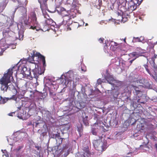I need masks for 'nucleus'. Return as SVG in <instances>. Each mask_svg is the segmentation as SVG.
I'll use <instances>...</instances> for the list:
<instances>
[{
	"label": "nucleus",
	"instance_id": "nucleus-38",
	"mask_svg": "<svg viewBox=\"0 0 157 157\" xmlns=\"http://www.w3.org/2000/svg\"><path fill=\"white\" fill-rule=\"evenodd\" d=\"M154 79L157 82V74L155 76H153Z\"/></svg>",
	"mask_w": 157,
	"mask_h": 157
},
{
	"label": "nucleus",
	"instance_id": "nucleus-30",
	"mask_svg": "<svg viewBox=\"0 0 157 157\" xmlns=\"http://www.w3.org/2000/svg\"><path fill=\"white\" fill-rule=\"evenodd\" d=\"M28 70V69H27L26 67H24V68L23 69V73H24V72H25V71H26Z\"/></svg>",
	"mask_w": 157,
	"mask_h": 157
},
{
	"label": "nucleus",
	"instance_id": "nucleus-10",
	"mask_svg": "<svg viewBox=\"0 0 157 157\" xmlns=\"http://www.w3.org/2000/svg\"><path fill=\"white\" fill-rule=\"evenodd\" d=\"M36 55L39 58H40L42 60L43 66L44 67H46V64L45 57L41 54L40 53H37Z\"/></svg>",
	"mask_w": 157,
	"mask_h": 157
},
{
	"label": "nucleus",
	"instance_id": "nucleus-1",
	"mask_svg": "<svg viewBox=\"0 0 157 157\" xmlns=\"http://www.w3.org/2000/svg\"><path fill=\"white\" fill-rule=\"evenodd\" d=\"M14 68V66L13 68L9 69L7 72L5 73L0 79V84L1 85V90L6 91L8 88V84L11 81L13 82L14 80L12 75L13 69Z\"/></svg>",
	"mask_w": 157,
	"mask_h": 157
},
{
	"label": "nucleus",
	"instance_id": "nucleus-9",
	"mask_svg": "<svg viewBox=\"0 0 157 157\" xmlns=\"http://www.w3.org/2000/svg\"><path fill=\"white\" fill-rule=\"evenodd\" d=\"M147 128V126L146 123H143L139 122L137 124L136 128L139 131L144 130L145 128Z\"/></svg>",
	"mask_w": 157,
	"mask_h": 157
},
{
	"label": "nucleus",
	"instance_id": "nucleus-36",
	"mask_svg": "<svg viewBox=\"0 0 157 157\" xmlns=\"http://www.w3.org/2000/svg\"><path fill=\"white\" fill-rule=\"evenodd\" d=\"M136 59V58H135V59H132V60H130L129 61V62L130 63V65H131L132 64V63Z\"/></svg>",
	"mask_w": 157,
	"mask_h": 157
},
{
	"label": "nucleus",
	"instance_id": "nucleus-33",
	"mask_svg": "<svg viewBox=\"0 0 157 157\" xmlns=\"http://www.w3.org/2000/svg\"><path fill=\"white\" fill-rule=\"evenodd\" d=\"M97 82L98 84H101L102 82V81L100 79H98Z\"/></svg>",
	"mask_w": 157,
	"mask_h": 157
},
{
	"label": "nucleus",
	"instance_id": "nucleus-42",
	"mask_svg": "<svg viewBox=\"0 0 157 157\" xmlns=\"http://www.w3.org/2000/svg\"><path fill=\"white\" fill-rule=\"evenodd\" d=\"M18 7H17L15 9V10H14V12H15L18 9Z\"/></svg>",
	"mask_w": 157,
	"mask_h": 157
},
{
	"label": "nucleus",
	"instance_id": "nucleus-7",
	"mask_svg": "<svg viewBox=\"0 0 157 157\" xmlns=\"http://www.w3.org/2000/svg\"><path fill=\"white\" fill-rule=\"evenodd\" d=\"M127 88H130L132 90L133 89L135 90V92H134L135 93L136 95L139 94H142L141 89L143 88V86L141 85H135L134 84H129Z\"/></svg>",
	"mask_w": 157,
	"mask_h": 157
},
{
	"label": "nucleus",
	"instance_id": "nucleus-46",
	"mask_svg": "<svg viewBox=\"0 0 157 157\" xmlns=\"http://www.w3.org/2000/svg\"><path fill=\"white\" fill-rule=\"evenodd\" d=\"M38 124V123H36V126Z\"/></svg>",
	"mask_w": 157,
	"mask_h": 157
},
{
	"label": "nucleus",
	"instance_id": "nucleus-4",
	"mask_svg": "<svg viewBox=\"0 0 157 157\" xmlns=\"http://www.w3.org/2000/svg\"><path fill=\"white\" fill-rule=\"evenodd\" d=\"M126 6L127 7L128 11H132L135 10L137 5L138 6V3L135 0H126Z\"/></svg>",
	"mask_w": 157,
	"mask_h": 157
},
{
	"label": "nucleus",
	"instance_id": "nucleus-3",
	"mask_svg": "<svg viewBox=\"0 0 157 157\" xmlns=\"http://www.w3.org/2000/svg\"><path fill=\"white\" fill-rule=\"evenodd\" d=\"M31 21L29 26L28 27L29 29L33 30H36L38 31L41 29L42 27L39 24L37 21L36 15L35 13H32L31 16Z\"/></svg>",
	"mask_w": 157,
	"mask_h": 157
},
{
	"label": "nucleus",
	"instance_id": "nucleus-20",
	"mask_svg": "<svg viewBox=\"0 0 157 157\" xmlns=\"http://www.w3.org/2000/svg\"><path fill=\"white\" fill-rule=\"evenodd\" d=\"M72 5L73 6L76 7L78 5V0H72Z\"/></svg>",
	"mask_w": 157,
	"mask_h": 157
},
{
	"label": "nucleus",
	"instance_id": "nucleus-22",
	"mask_svg": "<svg viewBox=\"0 0 157 157\" xmlns=\"http://www.w3.org/2000/svg\"><path fill=\"white\" fill-rule=\"evenodd\" d=\"M144 67L146 69V71L150 75H151V73H150V71H149L148 69V66L147 64H144Z\"/></svg>",
	"mask_w": 157,
	"mask_h": 157
},
{
	"label": "nucleus",
	"instance_id": "nucleus-26",
	"mask_svg": "<svg viewBox=\"0 0 157 157\" xmlns=\"http://www.w3.org/2000/svg\"><path fill=\"white\" fill-rule=\"evenodd\" d=\"M136 1L137 3H138V6H139L142 2L143 0H135Z\"/></svg>",
	"mask_w": 157,
	"mask_h": 157
},
{
	"label": "nucleus",
	"instance_id": "nucleus-11",
	"mask_svg": "<svg viewBox=\"0 0 157 157\" xmlns=\"http://www.w3.org/2000/svg\"><path fill=\"white\" fill-rule=\"evenodd\" d=\"M144 37L143 36L139 37H133L132 42L135 43L137 42H142L144 40Z\"/></svg>",
	"mask_w": 157,
	"mask_h": 157
},
{
	"label": "nucleus",
	"instance_id": "nucleus-28",
	"mask_svg": "<svg viewBox=\"0 0 157 157\" xmlns=\"http://www.w3.org/2000/svg\"><path fill=\"white\" fill-rule=\"evenodd\" d=\"M38 2L41 3L44 2H47L48 0H38Z\"/></svg>",
	"mask_w": 157,
	"mask_h": 157
},
{
	"label": "nucleus",
	"instance_id": "nucleus-35",
	"mask_svg": "<svg viewBox=\"0 0 157 157\" xmlns=\"http://www.w3.org/2000/svg\"><path fill=\"white\" fill-rule=\"evenodd\" d=\"M43 13L44 16V15H46V17H47V18H50V17H49V15L48 14V13H46L45 14H44V12H43Z\"/></svg>",
	"mask_w": 157,
	"mask_h": 157
},
{
	"label": "nucleus",
	"instance_id": "nucleus-2",
	"mask_svg": "<svg viewBox=\"0 0 157 157\" xmlns=\"http://www.w3.org/2000/svg\"><path fill=\"white\" fill-rule=\"evenodd\" d=\"M101 136H99V139L94 140L93 141L92 143L95 149L101 152H103L106 149L107 143L102 142L100 139Z\"/></svg>",
	"mask_w": 157,
	"mask_h": 157
},
{
	"label": "nucleus",
	"instance_id": "nucleus-25",
	"mask_svg": "<svg viewBox=\"0 0 157 157\" xmlns=\"http://www.w3.org/2000/svg\"><path fill=\"white\" fill-rule=\"evenodd\" d=\"M156 58V56L155 55V54L154 56L152 57L151 58V60L154 64H155V59Z\"/></svg>",
	"mask_w": 157,
	"mask_h": 157
},
{
	"label": "nucleus",
	"instance_id": "nucleus-51",
	"mask_svg": "<svg viewBox=\"0 0 157 157\" xmlns=\"http://www.w3.org/2000/svg\"><path fill=\"white\" fill-rule=\"evenodd\" d=\"M112 46V45H111V47Z\"/></svg>",
	"mask_w": 157,
	"mask_h": 157
},
{
	"label": "nucleus",
	"instance_id": "nucleus-21",
	"mask_svg": "<svg viewBox=\"0 0 157 157\" xmlns=\"http://www.w3.org/2000/svg\"><path fill=\"white\" fill-rule=\"evenodd\" d=\"M132 55L133 57H135L136 59L140 56L139 54H138L136 52H133L132 54Z\"/></svg>",
	"mask_w": 157,
	"mask_h": 157
},
{
	"label": "nucleus",
	"instance_id": "nucleus-18",
	"mask_svg": "<svg viewBox=\"0 0 157 157\" xmlns=\"http://www.w3.org/2000/svg\"><path fill=\"white\" fill-rule=\"evenodd\" d=\"M55 136H56V137L57 136V137L58 138V142L59 143V145L61 144L62 143L63 139H62V138H60V136L59 135L58 136L57 134H56L55 135Z\"/></svg>",
	"mask_w": 157,
	"mask_h": 157
},
{
	"label": "nucleus",
	"instance_id": "nucleus-27",
	"mask_svg": "<svg viewBox=\"0 0 157 157\" xmlns=\"http://www.w3.org/2000/svg\"><path fill=\"white\" fill-rule=\"evenodd\" d=\"M81 69L82 71H83L84 72L86 71V67L84 66L81 67Z\"/></svg>",
	"mask_w": 157,
	"mask_h": 157
},
{
	"label": "nucleus",
	"instance_id": "nucleus-41",
	"mask_svg": "<svg viewBox=\"0 0 157 157\" xmlns=\"http://www.w3.org/2000/svg\"><path fill=\"white\" fill-rule=\"evenodd\" d=\"M155 148H156V150H157V144H155Z\"/></svg>",
	"mask_w": 157,
	"mask_h": 157
},
{
	"label": "nucleus",
	"instance_id": "nucleus-19",
	"mask_svg": "<svg viewBox=\"0 0 157 157\" xmlns=\"http://www.w3.org/2000/svg\"><path fill=\"white\" fill-rule=\"evenodd\" d=\"M106 80L108 83L112 85H113V82L114 81L113 78H106Z\"/></svg>",
	"mask_w": 157,
	"mask_h": 157
},
{
	"label": "nucleus",
	"instance_id": "nucleus-40",
	"mask_svg": "<svg viewBox=\"0 0 157 157\" xmlns=\"http://www.w3.org/2000/svg\"><path fill=\"white\" fill-rule=\"evenodd\" d=\"M68 26V27H67V30H71V29L68 26V25H67Z\"/></svg>",
	"mask_w": 157,
	"mask_h": 157
},
{
	"label": "nucleus",
	"instance_id": "nucleus-29",
	"mask_svg": "<svg viewBox=\"0 0 157 157\" xmlns=\"http://www.w3.org/2000/svg\"><path fill=\"white\" fill-rule=\"evenodd\" d=\"M104 40V39L103 38H100L99 39V41L100 43H103Z\"/></svg>",
	"mask_w": 157,
	"mask_h": 157
},
{
	"label": "nucleus",
	"instance_id": "nucleus-14",
	"mask_svg": "<svg viewBox=\"0 0 157 157\" xmlns=\"http://www.w3.org/2000/svg\"><path fill=\"white\" fill-rule=\"evenodd\" d=\"M24 74L25 76H26L27 78L31 80L33 79V77L31 75L30 70L28 69L26 71H25V72H24Z\"/></svg>",
	"mask_w": 157,
	"mask_h": 157
},
{
	"label": "nucleus",
	"instance_id": "nucleus-31",
	"mask_svg": "<svg viewBox=\"0 0 157 157\" xmlns=\"http://www.w3.org/2000/svg\"><path fill=\"white\" fill-rule=\"evenodd\" d=\"M112 42H113V43H114V45H113V46H117L118 45V44L116 42H113V41H111V43H112Z\"/></svg>",
	"mask_w": 157,
	"mask_h": 157
},
{
	"label": "nucleus",
	"instance_id": "nucleus-45",
	"mask_svg": "<svg viewBox=\"0 0 157 157\" xmlns=\"http://www.w3.org/2000/svg\"><path fill=\"white\" fill-rule=\"evenodd\" d=\"M18 117H19L20 119H22V116H21V117H19V116H18Z\"/></svg>",
	"mask_w": 157,
	"mask_h": 157
},
{
	"label": "nucleus",
	"instance_id": "nucleus-39",
	"mask_svg": "<svg viewBox=\"0 0 157 157\" xmlns=\"http://www.w3.org/2000/svg\"><path fill=\"white\" fill-rule=\"evenodd\" d=\"M140 99H139L137 100V102H139V103H143V104H144V102L140 101Z\"/></svg>",
	"mask_w": 157,
	"mask_h": 157
},
{
	"label": "nucleus",
	"instance_id": "nucleus-16",
	"mask_svg": "<svg viewBox=\"0 0 157 157\" xmlns=\"http://www.w3.org/2000/svg\"><path fill=\"white\" fill-rule=\"evenodd\" d=\"M90 155V153L89 151H87L81 154V157H89Z\"/></svg>",
	"mask_w": 157,
	"mask_h": 157
},
{
	"label": "nucleus",
	"instance_id": "nucleus-24",
	"mask_svg": "<svg viewBox=\"0 0 157 157\" xmlns=\"http://www.w3.org/2000/svg\"><path fill=\"white\" fill-rule=\"evenodd\" d=\"M19 37L18 38L20 40H22L23 39L24 35L23 34H21L19 32Z\"/></svg>",
	"mask_w": 157,
	"mask_h": 157
},
{
	"label": "nucleus",
	"instance_id": "nucleus-8",
	"mask_svg": "<svg viewBox=\"0 0 157 157\" xmlns=\"http://www.w3.org/2000/svg\"><path fill=\"white\" fill-rule=\"evenodd\" d=\"M35 65V69H33L32 71L34 75L33 77L37 79L39 75L42 74V73L40 72L41 69L39 67H36V65Z\"/></svg>",
	"mask_w": 157,
	"mask_h": 157
},
{
	"label": "nucleus",
	"instance_id": "nucleus-5",
	"mask_svg": "<svg viewBox=\"0 0 157 157\" xmlns=\"http://www.w3.org/2000/svg\"><path fill=\"white\" fill-rule=\"evenodd\" d=\"M99 128L97 127H94L92 128L91 129V132L92 134L94 135L97 136L99 135L98 134L103 135V132H105L108 131L104 128V126H100Z\"/></svg>",
	"mask_w": 157,
	"mask_h": 157
},
{
	"label": "nucleus",
	"instance_id": "nucleus-37",
	"mask_svg": "<svg viewBox=\"0 0 157 157\" xmlns=\"http://www.w3.org/2000/svg\"><path fill=\"white\" fill-rule=\"evenodd\" d=\"M83 122L86 125L87 123H88V122H87V121L86 120H85L84 119L83 120Z\"/></svg>",
	"mask_w": 157,
	"mask_h": 157
},
{
	"label": "nucleus",
	"instance_id": "nucleus-49",
	"mask_svg": "<svg viewBox=\"0 0 157 157\" xmlns=\"http://www.w3.org/2000/svg\"><path fill=\"white\" fill-rule=\"evenodd\" d=\"M156 56V58H157V55H155Z\"/></svg>",
	"mask_w": 157,
	"mask_h": 157
},
{
	"label": "nucleus",
	"instance_id": "nucleus-12",
	"mask_svg": "<svg viewBox=\"0 0 157 157\" xmlns=\"http://www.w3.org/2000/svg\"><path fill=\"white\" fill-rule=\"evenodd\" d=\"M40 4V7L42 12H44L48 9L47 2H44Z\"/></svg>",
	"mask_w": 157,
	"mask_h": 157
},
{
	"label": "nucleus",
	"instance_id": "nucleus-48",
	"mask_svg": "<svg viewBox=\"0 0 157 157\" xmlns=\"http://www.w3.org/2000/svg\"><path fill=\"white\" fill-rule=\"evenodd\" d=\"M25 24L27 25V24L26 22H25Z\"/></svg>",
	"mask_w": 157,
	"mask_h": 157
},
{
	"label": "nucleus",
	"instance_id": "nucleus-52",
	"mask_svg": "<svg viewBox=\"0 0 157 157\" xmlns=\"http://www.w3.org/2000/svg\"><path fill=\"white\" fill-rule=\"evenodd\" d=\"M156 43H157V42H156Z\"/></svg>",
	"mask_w": 157,
	"mask_h": 157
},
{
	"label": "nucleus",
	"instance_id": "nucleus-6",
	"mask_svg": "<svg viewBox=\"0 0 157 157\" xmlns=\"http://www.w3.org/2000/svg\"><path fill=\"white\" fill-rule=\"evenodd\" d=\"M44 17L46 18L44 22L42 23L43 29H41L45 31L48 30V26L53 25L54 22L53 21L51 18H48L46 17V15H44Z\"/></svg>",
	"mask_w": 157,
	"mask_h": 157
},
{
	"label": "nucleus",
	"instance_id": "nucleus-34",
	"mask_svg": "<svg viewBox=\"0 0 157 157\" xmlns=\"http://www.w3.org/2000/svg\"><path fill=\"white\" fill-rule=\"evenodd\" d=\"M15 113L14 112H11V113H9L8 114V115L10 116H13V114H14Z\"/></svg>",
	"mask_w": 157,
	"mask_h": 157
},
{
	"label": "nucleus",
	"instance_id": "nucleus-43",
	"mask_svg": "<svg viewBox=\"0 0 157 157\" xmlns=\"http://www.w3.org/2000/svg\"><path fill=\"white\" fill-rule=\"evenodd\" d=\"M22 147H21V146H19V147L18 150H19L21 149L22 148Z\"/></svg>",
	"mask_w": 157,
	"mask_h": 157
},
{
	"label": "nucleus",
	"instance_id": "nucleus-50",
	"mask_svg": "<svg viewBox=\"0 0 157 157\" xmlns=\"http://www.w3.org/2000/svg\"><path fill=\"white\" fill-rule=\"evenodd\" d=\"M154 46H152V48H154Z\"/></svg>",
	"mask_w": 157,
	"mask_h": 157
},
{
	"label": "nucleus",
	"instance_id": "nucleus-15",
	"mask_svg": "<svg viewBox=\"0 0 157 157\" xmlns=\"http://www.w3.org/2000/svg\"><path fill=\"white\" fill-rule=\"evenodd\" d=\"M71 19V18H70L69 15H65V16L63 17V24H65L67 23L69 20Z\"/></svg>",
	"mask_w": 157,
	"mask_h": 157
},
{
	"label": "nucleus",
	"instance_id": "nucleus-23",
	"mask_svg": "<svg viewBox=\"0 0 157 157\" xmlns=\"http://www.w3.org/2000/svg\"><path fill=\"white\" fill-rule=\"evenodd\" d=\"M17 97L16 95H13L11 98H9V100L12 99L17 101Z\"/></svg>",
	"mask_w": 157,
	"mask_h": 157
},
{
	"label": "nucleus",
	"instance_id": "nucleus-13",
	"mask_svg": "<svg viewBox=\"0 0 157 157\" xmlns=\"http://www.w3.org/2000/svg\"><path fill=\"white\" fill-rule=\"evenodd\" d=\"M37 53H39L35 52L33 51V55L32 56H30L28 58V61L32 63H33V62L34 61V57L35 56L37 57L36 55Z\"/></svg>",
	"mask_w": 157,
	"mask_h": 157
},
{
	"label": "nucleus",
	"instance_id": "nucleus-44",
	"mask_svg": "<svg viewBox=\"0 0 157 157\" xmlns=\"http://www.w3.org/2000/svg\"><path fill=\"white\" fill-rule=\"evenodd\" d=\"M125 40H126V38H125L124 39V42L126 43V41Z\"/></svg>",
	"mask_w": 157,
	"mask_h": 157
},
{
	"label": "nucleus",
	"instance_id": "nucleus-32",
	"mask_svg": "<svg viewBox=\"0 0 157 157\" xmlns=\"http://www.w3.org/2000/svg\"><path fill=\"white\" fill-rule=\"evenodd\" d=\"M69 152L67 151V153H64L63 157H66L69 154Z\"/></svg>",
	"mask_w": 157,
	"mask_h": 157
},
{
	"label": "nucleus",
	"instance_id": "nucleus-17",
	"mask_svg": "<svg viewBox=\"0 0 157 157\" xmlns=\"http://www.w3.org/2000/svg\"><path fill=\"white\" fill-rule=\"evenodd\" d=\"M1 103L4 104L8 100H9V98H3L1 96H0Z\"/></svg>",
	"mask_w": 157,
	"mask_h": 157
},
{
	"label": "nucleus",
	"instance_id": "nucleus-47",
	"mask_svg": "<svg viewBox=\"0 0 157 157\" xmlns=\"http://www.w3.org/2000/svg\"><path fill=\"white\" fill-rule=\"evenodd\" d=\"M69 127H68L67 128V130H68L69 129Z\"/></svg>",
	"mask_w": 157,
	"mask_h": 157
}]
</instances>
